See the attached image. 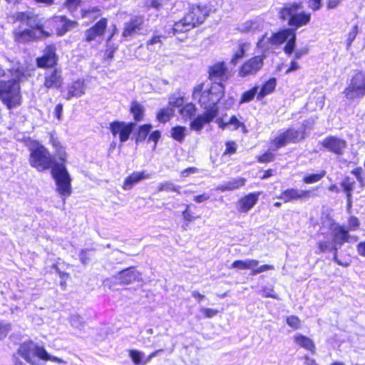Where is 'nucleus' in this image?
<instances>
[{
    "label": "nucleus",
    "instance_id": "nucleus-22",
    "mask_svg": "<svg viewBox=\"0 0 365 365\" xmlns=\"http://www.w3.org/2000/svg\"><path fill=\"white\" fill-rule=\"evenodd\" d=\"M229 77V68L223 61H217L207 68V78L210 81H227Z\"/></svg>",
    "mask_w": 365,
    "mask_h": 365
},
{
    "label": "nucleus",
    "instance_id": "nucleus-46",
    "mask_svg": "<svg viewBox=\"0 0 365 365\" xmlns=\"http://www.w3.org/2000/svg\"><path fill=\"white\" fill-rule=\"evenodd\" d=\"M275 158V155L269 150H266L263 153L256 156V160L259 163H268L272 162Z\"/></svg>",
    "mask_w": 365,
    "mask_h": 365
},
{
    "label": "nucleus",
    "instance_id": "nucleus-52",
    "mask_svg": "<svg viewBox=\"0 0 365 365\" xmlns=\"http://www.w3.org/2000/svg\"><path fill=\"white\" fill-rule=\"evenodd\" d=\"M11 330V324L0 321V341L4 340Z\"/></svg>",
    "mask_w": 365,
    "mask_h": 365
},
{
    "label": "nucleus",
    "instance_id": "nucleus-47",
    "mask_svg": "<svg viewBox=\"0 0 365 365\" xmlns=\"http://www.w3.org/2000/svg\"><path fill=\"white\" fill-rule=\"evenodd\" d=\"M351 173L354 175L359 182V187L363 190L365 187V180L364 178V172L361 167H356L351 170Z\"/></svg>",
    "mask_w": 365,
    "mask_h": 365
},
{
    "label": "nucleus",
    "instance_id": "nucleus-58",
    "mask_svg": "<svg viewBox=\"0 0 365 365\" xmlns=\"http://www.w3.org/2000/svg\"><path fill=\"white\" fill-rule=\"evenodd\" d=\"M161 137L160 131L158 130H155L151 133H150L149 136L148 138V141L153 142L154 145H156L158 143L160 138Z\"/></svg>",
    "mask_w": 365,
    "mask_h": 365
},
{
    "label": "nucleus",
    "instance_id": "nucleus-34",
    "mask_svg": "<svg viewBox=\"0 0 365 365\" xmlns=\"http://www.w3.org/2000/svg\"><path fill=\"white\" fill-rule=\"evenodd\" d=\"M339 185L345 195H353V192L356 187V181L353 178L348 175L344 176Z\"/></svg>",
    "mask_w": 365,
    "mask_h": 365
},
{
    "label": "nucleus",
    "instance_id": "nucleus-49",
    "mask_svg": "<svg viewBox=\"0 0 365 365\" xmlns=\"http://www.w3.org/2000/svg\"><path fill=\"white\" fill-rule=\"evenodd\" d=\"M286 322L289 325V327H290L294 330L299 329V328H301L302 326L301 319L299 318V317L296 315L288 316L286 318Z\"/></svg>",
    "mask_w": 365,
    "mask_h": 365
},
{
    "label": "nucleus",
    "instance_id": "nucleus-25",
    "mask_svg": "<svg viewBox=\"0 0 365 365\" xmlns=\"http://www.w3.org/2000/svg\"><path fill=\"white\" fill-rule=\"evenodd\" d=\"M261 192H250L241 197L237 202V210L240 212H247L257 202Z\"/></svg>",
    "mask_w": 365,
    "mask_h": 365
},
{
    "label": "nucleus",
    "instance_id": "nucleus-60",
    "mask_svg": "<svg viewBox=\"0 0 365 365\" xmlns=\"http://www.w3.org/2000/svg\"><path fill=\"white\" fill-rule=\"evenodd\" d=\"M62 112H63V104L58 103L54 108V116L56 119L60 121L62 119Z\"/></svg>",
    "mask_w": 365,
    "mask_h": 365
},
{
    "label": "nucleus",
    "instance_id": "nucleus-19",
    "mask_svg": "<svg viewBox=\"0 0 365 365\" xmlns=\"http://www.w3.org/2000/svg\"><path fill=\"white\" fill-rule=\"evenodd\" d=\"M259 264V262L257 259H250L246 260L237 259L235 260L232 264L230 267L235 268L237 269H252L251 275H256L257 274L262 273L263 272L273 270L274 267L271 264H262L257 268Z\"/></svg>",
    "mask_w": 365,
    "mask_h": 365
},
{
    "label": "nucleus",
    "instance_id": "nucleus-4",
    "mask_svg": "<svg viewBox=\"0 0 365 365\" xmlns=\"http://www.w3.org/2000/svg\"><path fill=\"white\" fill-rule=\"evenodd\" d=\"M210 14V8L206 4H192L183 16L174 22L172 32L175 35L188 32L204 24Z\"/></svg>",
    "mask_w": 365,
    "mask_h": 365
},
{
    "label": "nucleus",
    "instance_id": "nucleus-50",
    "mask_svg": "<svg viewBox=\"0 0 365 365\" xmlns=\"http://www.w3.org/2000/svg\"><path fill=\"white\" fill-rule=\"evenodd\" d=\"M358 26L356 24L353 26L351 31L348 33L347 38L346 41V48L347 50H349L351 48L353 41H354L358 34Z\"/></svg>",
    "mask_w": 365,
    "mask_h": 365
},
{
    "label": "nucleus",
    "instance_id": "nucleus-17",
    "mask_svg": "<svg viewBox=\"0 0 365 365\" xmlns=\"http://www.w3.org/2000/svg\"><path fill=\"white\" fill-rule=\"evenodd\" d=\"M117 283L121 285H128L143 282L142 272L135 266H131L119 271L115 277Z\"/></svg>",
    "mask_w": 365,
    "mask_h": 365
},
{
    "label": "nucleus",
    "instance_id": "nucleus-35",
    "mask_svg": "<svg viewBox=\"0 0 365 365\" xmlns=\"http://www.w3.org/2000/svg\"><path fill=\"white\" fill-rule=\"evenodd\" d=\"M250 44L247 42L239 43L237 46V50L230 58V63L236 65L239 61L242 59L246 56L247 50L250 48Z\"/></svg>",
    "mask_w": 365,
    "mask_h": 365
},
{
    "label": "nucleus",
    "instance_id": "nucleus-15",
    "mask_svg": "<svg viewBox=\"0 0 365 365\" xmlns=\"http://www.w3.org/2000/svg\"><path fill=\"white\" fill-rule=\"evenodd\" d=\"M134 127L133 122L115 120L109 123L108 128L113 138H118L120 143H125L129 140Z\"/></svg>",
    "mask_w": 365,
    "mask_h": 365
},
{
    "label": "nucleus",
    "instance_id": "nucleus-29",
    "mask_svg": "<svg viewBox=\"0 0 365 365\" xmlns=\"http://www.w3.org/2000/svg\"><path fill=\"white\" fill-rule=\"evenodd\" d=\"M285 133L287 135L288 140L290 143H298L304 140L307 136V133L306 126H303L301 129L296 130L293 128H288L286 129Z\"/></svg>",
    "mask_w": 365,
    "mask_h": 365
},
{
    "label": "nucleus",
    "instance_id": "nucleus-61",
    "mask_svg": "<svg viewBox=\"0 0 365 365\" xmlns=\"http://www.w3.org/2000/svg\"><path fill=\"white\" fill-rule=\"evenodd\" d=\"M197 172V168L195 167H189L180 172V176L182 178H186L190 174H193Z\"/></svg>",
    "mask_w": 365,
    "mask_h": 365
},
{
    "label": "nucleus",
    "instance_id": "nucleus-26",
    "mask_svg": "<svg viewBox=\"0 0 365 365\" xmlns=\"http://www.w3.org/2000/svg\"><path fill=\"white\" fill-rule=\"evenodd\" d=\"M85 93L84 81L78 78L72 81L67 86L66 93L63 96L66 100H70L72 98H78L83 96Z\"/></svg>",
    "mask_w": 365,
    "mask_h": 365
},
{
    "label": "nucleus",
    "instance_id": "nucleus-23",
    "mask_svg": "<svg viewBox=\"0 0 365 365\" xmlns=\"http://www.w3.org/2000/svg\"><path fill=\"white\" fill-rule=\"evenodd\" d=\"M338 245L334 242V245L332 247L330 246L329 242L327 241H319L317 243L318 250L315 252L316 254L324 253L327 251L331 250L333 251V260L339 265L346 267L350 265L351 261V259L341 261L339 259L337 252H338Z\"/></svg>",
    "mask_w": 365,
    "mask_h": 365
},
{
    "label": "nucleus",
    "instance_id": "nucleus-40",
    "mask_svg": "<svg viewBox=\"0 0 365 365\" xmlns=\"http://www.w3.org/2000/svg\"><path fill=\"white\" fill-rule=\"evenodd\" d=\"M51 267L58 274L60 277V286L62 289L65 290L67 287V281L71 279V275L68 272H63L60 269L58 263H54Z\"/></svg>",
    "mask_w": 365,
    "mask_h": 365
},
{
    "label": "nucleus",
    "instance_id": "nucleus-42",
    "mask_svg": "<svg viewBox=\"0 0 365 365\" xmlns=\"http://www.w3.org/2000/svg\"><path fill=\"white\" fill-rule=\"evenodd\" d=\"M326 175V171L322 170L317 173L306 175L302 178V182L305 184H314L320 181Z\"/></svg>",
    "mask_w": 365,
    "mask_h": 365
},
{
    "label": "nucleus",
    "instance_id": "nucleus-7",
    "mask_svg": "<svg viewBox=\"0 0 365 365\" xmlns=\"http://www.w3.org/2000/svg\"><path fill=\"white\" fill-rule=\"evenodd\" d=\"M349 101L360 100L365 97V71L355 70L343 91Z\"/></svg>",
    "mask_w": 365,
    "mask_h": 365
},
{
    "label": "nucleus",
    "instance_id": "nucleus-12",
    "mask_svg": "<svg viewBox=\"0 0 365 365\" xmlns=\"http://www.w3.org/2000/svg\"><path fill=\"white\" fill-rule=\"evenodd\" d=\"M58 60L56 46L50 43L46 45L43 53L36 58V66L41 69H53L57 68Z\"/></svg>",
    "mask_w": 365,
    "mask_h": 365
},
{
    "label": "nucleus",
    "instance_id": "nucleus-55",
    "mask_svg": "<svg viewBox=\"0 0 365 365\" xmlns=\"http://www.w3.org/2000/svg\"><path fill=\"white\" fill-rule=\"evenodd\" d=\"M82 0H65L63 6L70 11H75L81 4Z\"/></svg>",
    "mask_w": 365,
    "mask_h": 365
},
{
    "label": "nucleus",
    "instance_id": "nucleus-38",
    "mask_svg": "<svg viewBox=\"0 0 365 365\" xmlns=\"http://www.w3.org/2000/svg\"><path fill=\"white\" fill-rule=\"evenodd\" d=\"M174 115V111L172 108H163L160 109L156 113V119L161 123L168 122Z\"/></svg>",
    "mask_w": 365,
    "mask_h": 365
},
{
    "label": "nucleus",
    "instance_id": "nucleus-20",
    "mask_svg": "<svg viewBox=\"0 0 365 365\" xmlns=\"http://www.w3.org/2000/svg\"><path fill=\"white\" fill-rule=\"evenodd\" d=\"M145 19L143 15L132 16L128 21L124 24L121 36L127 40L135 34H138L143 30Z\"/></svg>",
    "mask_w": 365,
    "mask_h": 365
},
{
    "label": "nucleus",
    "instance_id": "nucleus-16",
    "mask_svg": "<svg viewBox=\"0 0 365 365\" xmlns=\"http://www.w3.org/2000/svg\"><path fill=\"white\" fill-rule=\"evenodd\" d=\"M63 84L64 78L61 68L57 67L45 72L43 87L46 90H61Z\"/></svg>",
    "mask_w": 365,
    "mask_h": 365
},
{
    "label": "nucleus",
    "instance_id": "nucleus-13",
    "mask_svg": "<svg viewBox=\"0 0 365 365\" xmlns=\"http://www.w3.org/2000/svg\"><path fill=\"white\" fill-rule=\"evenodd\" d=\"M321 148L336 156H341L347 148V141L336 135H329L320 142Z\"/></svg>",
    "mask_w": 365,
    "mask_h": 365
},
{
    "label": "nucleus",
    "instance_id": "nucleus-56",
    "mask_svg": "<svg viewBox=\"0 0 365 365\" xmlns=\"http://www.w3.org/2000/svg\"><path fill=\"white\" fill-rule=\"evenodd\" d=\"M205 318H212L216 316L219 311L217 309H211V308H202L200 309Z\"/></svg>",
    "mask_w": 365,
    "mask_h": 365
},
{
    "label": "nucleus",
    "instance_id": "nucleus-44",
    "mask_svg": "<svg viewBox=\"0 0 365 365\" xmlns=\"http://www.w3.org/2000/svg\"><path fill=\"white\" fill-rule=\"evenodd\" d=\"M272 143L274 146V149L277 150L282 147H284L288 143H290L285 131L280 133L278 136L275 137L272 140Z\"/></svg>",
    "mask_w": 365,
    "mask_h": 365
},
{
    "label": "nucleus",
    "instance_id": "nucleus-24",
    "mask_svg": "<svg viewBox=\"0 0 365 365\" xmlns=\"http://www.w3.org/2000/svg\"><path fill=\"white\" fill-rule=\"evenodd\" d=\"M150 178V175L145 170L133 172L124 179L121 187L124 190H130L140 182Z\"/></svg>",
    "mask_w": 365,
    "mask_h": 365
},
{
    "label": "nucleus",
    "instance_id": "nucleus-37",
    "mask_svg": "<svg viewBox=\"0 0 365 365\" xmlns=\"http://www.w3.org/2000/svg\"><path fill=\"white\" fill-rule=\"evenodd\" d=\"M179 113L185 120L192 118L196 113V107L192 103H187L182 106Z\"/></svg>",
    "mask_w": 365,
    "mask_h": 365
},
{
    "label": "nucleus",
    "instance_id": "nucleus-8",
    "mask_svg": "<svg viewBox=\"0 0 365 365\" xmlns=\"http://www.w3.org/2000/svg\"><path fill=\"white\" fill-rule=\"evenodd\" d=\"M45 23L47 25L46 31L51 33V36L53 33L62 36L78 25L76 21L68 19L66 15H53L46 19Z\"/></svg>",
    "mask_w": 365,
    "mask_h": 365
},
{
    "label": "nucleus",
    "instance_id": "nucleus-1",
    "mask_svg": "<svg viewBox=\"0 0 365 365\" xmlns=\"http://www.w3.org/2000/svg\"><path fill=\"white\" fill-rule=\"evenodd\" d=\"M49 143L54 148L58 163L49 150L39 141L32 142L30 146L29 162L30 165L38 172L51 169V173L55 180L56 192L63 197H69L72 193L71 179L67 170V153L58 139L53 133H50Z\"/></svg>",
    "mask_w": 365,
    "mask_h": 365
},
{
    "label": "nucleus",
    "instance_id": "nucleus-36",
    "mask_svg": "<svg viewBox=\"0 0 365 365\" xmlns=\"http://www.w3.org/2000/svg\"><path fill=\"white\" fill-rule=\"evenodd\" d=\"M258 86L255 85L249 88L248 90L244 91L241 94V96L239 100V103L244 104L252 101L255 97H257V95L258 93Z\"/></svg>",
    "mask_w": 365,
    "mask_h": 365
},
{
    "label": "nucleus",
    "instance_id": "nucleus-27",
    "mask_svg": "<svg viewBox=\"0 0 365 365\" xmlns=\"http://www.w3.org/2000/svg\"><path fill=\"white\" fill-rule=\"evenodd\" d=\"M293 340L299 347L308 351L312 354H316L317 348L314 341L309 337L298 334L294 336Z\"/></svg>",
    "mask_w": 365,
    "mask_h": 365
},
{
    "label": "nucleus",
    "instance_id": "nucleus-63",
    "mask_svg": "<svg viewBox=\"0 0 365 365\" xmlns=\"http://www.w3.org/2000/svg\"><path fill=\"white\" fill-rule=\"evenodd\" d=\"M162 36L160 35H153L150 37V38L147 41V46H150L156 43H159L161 42Z\"/></svg>",
    "mask_w": 365,
    "mask_h": 365
},
{
    "label": "nucleus",
    "instance_id": "nucleus-11",
    "mask_svg": "<svg viewBox=\"0 0 365 365\" xmlns=\"http://www.w3.org/2000/svg\"><path fill=\"white\" fill-rule=\"evenodd\" d=\"M264 55H256L247 58L238 67L237 76L244 78L257 75L264 66Z\"/></svg>",
    "mask_w": 365,
    "mask_h": 365
},
{
    "label": "nucleus",
    "instance_id": "nucleus-48",
    "mask_svg": "<svg viewBox=\"0 0 365 365\" xmlns=\"http://www.w3.org/2000/svg\"><path fill=\"white\" fill-rule=\"evenodd\" d=\"M165 0H144V6L147 9L160 10L163 6Z\"/></svg>",
    "mask_w": 365,
    "mask_h": 365
},
{
    "label": "nucleus",
    "instance_id": "nucleus-32",
    "mask_svg": "<svg viewBox=\"0 0 365 365\" xmlns=\"http://www.w3.org/2000/svg\"><path fill=\"white\" fill-rule=\"evenodd\" d=\"M246 182V179L244 178H237L232 179V180L227 182L223 185H218L216 187L217 190L221 192L225 191H231L234 190L239 189L240 187L244 186Z\"/></svg>",
    "mask_w": 365,
    "mask_h": 365
},
{
    "label": "nucleus",
    "instance_id": "nucleus-62",
    "mask_svg": "<svg viewBox=\"0 0 365 365\" xmlns=\"http://www.w3.org/2000/svg\"><path fill=\"white\" fill-rule=\"evenodd\" d=\"M341 2V0H327L326 7L328 10L336 9Z\"/></svg>",
    "mask_w": 365,
    "mask_h": 365
},
{
    "label": "nucleus",
    "instance_id": "nucleus-59",
    "mask_svg": "<svg viewBox=\"0 0 365 365\" xmlns=\"http://www.w3.org/2000/svg\"><path fill=\"white\" fill-rule=\"evenodd\" d=\"M322 6V0H309V8L313 11H316L319 10Z\"/></svg>",
    "mask_w": 365,
    "mask_h": 365
},
{
    "label": "nucleus",
    "instance_id": "nucleus-54",
    "mask_svg": "<svg viewBox=\"0 0 365 365\" xmlns=\"http://www.w3.org/2000/svg\"><path fill=\"white\" fill-rule=\"evenodd\" d=\"M225 150L223 152V155H233L237 152V145L233 140H229L225 143Z\"/></svg>",
    "mask_w": 365,
    "mask_h": 365
},
{
    "label": "nucleus",
    "instance_id": "nucleus-31",
    "mask_svg": "<svg viewBox=\"0 0 365 365\" xmlns=\"http://www.w3.org/2000/svg\"><path fill=\"white\" fill-rule=\"evenodd\" d=\"M102 10L99 6H91L88 8L81 9L80 11V16L81 19H88L90 21H94L101 18Z\"/></svg>",
    "mask_w": 365,
    "mask_h": 365
},
{
    "label": "nucleus",
    "instance_id": "nucleus-41",
    "mask_svg": "<svg viewBox=\"0 0 365 365\" xmlns=\"http://www.w3.org/2000/svg\"><path fill=\"white\" fill-rule=\"evenodd\" d=\"M128 356L135 365H145L144 354L137 349H129Z\"/></svg>",
    "mask_w": 365,
    "mask_h": 365
},
{
    "label": "nucleus",
    "instance_id": "nucleus-51",
    "mask_svg": "<svg viewBox=\"0 0 365 365\" xmlns=\"http://www.w3.org/2000/svg\"><path fill=\"white\" fill-rule=\"evenodd\" d=\"M183 220L185 222V225L187 226L190 222H193L199 217L194 216L191 211L190 210V205H186V208L182 212Z\"/></svg>",
    "mask_w": 365,
    "mask_h": 365
},
{
    "label": "nucleus",
    "instance_id": "nucleus-64",
    "mask_svg": "<svg viewBox=\"0 0 365 365\" xmlns=\"http://www.w3.org/2000/svg\"><path fill=\"white\" fill-rule=\"evenodd\" d=\"M356 250L360 256L365 257V240L356 245Z\"/></svg>",
    "mask_w": 365,
    "mask_h": 365
},
{
    "label": "nucleus",
    "instance_id": "nucleus-30",
    "mask_svg": "<svg viewBox=\"0 0 365 365\" xmlns=\"http://www.w3.org/2000/svg\"><path fill=\"white\" fill-rule=\"evenodd\" d=\"M129 113L133 115L134 123L140 122L145 117V108L140 102L132 101L129 107Z\"/></svg>",
    "mask_w": 365,
    "mask_h": 365
},
{
    "label": "nucleus",
    "instance_id": "nucleus-33",
    "mask_svg": "<svg viewBox=\"0 0 365 365\" xmlns=\"http://www.w3.org/2000/svg\"><path fill=\"white\" fill-rule=\"evenodd\" d=\"M152 129V125L150 123H145L138 127L135 134V142L136 144L144 142L148 139L150 130Z\"/></svg>",
    "mask_w": 365,
    "mask_h": 365
},
{
    "label": "nucleus",
    "instance_id": "nucleus-45",
    "mask_svg": "<svg viewBox=\"0 0 365 365\" xmlns=\"http://www.w3.org/2000/svg\"><path fill=\"white\" fill-rule=\"evenodd\" d=\"M229 125L232 126V130H237L241 128L242 131L245 133L247 132L246 125L243 122H241L236 115H232L230 117L228 120Z\"/></svg>",
    "mask_w": 365,
    "mask_h": 365
},
{
    "label": "nucleus",
    "instance_id": "nucleus-9",
    "mask_svg": "<svg viewBox=\"0 0 365 365\" xmlns=\"http://www.w3.org/2000/svg\"><path fill=\"white\" fill-rule=\"evenodd\" d=\"M108 26L106 17L100 18L96 22L87 28L83 33L82 42L86 45L100 43L104 37Z\"/></svg>",
    "mask_w": 365,
    "mask_h": 365
},
{
    "label": "nucleus",
    "instance_id": "nucleus-18",
    "mask_svg": "<svg viewBox=\"0 0 365 365\" xmlns=\"http://www.w3.org/2000/svg\"><path fill=\"white\" fill-rule=\"evenodd\" d=\"M319 186L313 187L309 190H304L299 191V190L289 187L281 192L277 197L278 199L282 200L284 203H287L294 200L309 198L314 196L312 192L318 190Z\"/></svg>",
    "mask_w": 365,
    "mask_h": 365
},
{
    "label": "nucleus",
    "instance_id": "nucleus-3",
    "mask_svg": "<svg viewBox=\"0 0 365 365\" xmlns=\"http://www.w3.org/2000/svg\"><path fill=\"white\" fill-rule=\"evenodd\" d=\"M8 18L11 24L20 23L29 27L12 31V37L16 43H28L38 38H47L51 36V33L46 31L44 24L41 23L39 15L32 11H16Z\"/></svg>",
    "mask_w": 365,
    "mask_h": 365
},
{
    "label": "nucleus",
    "instance_id": "nucleus-5",
    "mask_svg": "<svg viewBox=\"0 0 365 365\" xmlns=\"http://www.w3.org/2000/svg\"><path fill=\"white\" fill-rule=\"evenodd\" d=\"M0 100L9 110L21 105L22 96L19 79L0 80Z\"/></svg>",
    "mask_w": 365,
    "mask_h": 365
},
{
    "label": "nucleus",
    "instance_id": "nucleus-39",
    "mask_svg": "<svg viewBox=\"0 0 365 365\" xmlns=\"http://www.w3.org/2000/svg\"><path fill=\"white\" fill-rule=\"evenodd\" d=\"M186 128L182 125H175L171 128L170 136L171 138L180 143L185 140L186 135Z\"/></svg>",
    "mask_w": 365,
    "mask_h": 365
},
{
    "label": "nucleus",
    "instance_id": "nucleus-43",
    "mask_svg": "<svg viewBox=\"0 0 365 365\" xmlns=\"http://www.w3.org/2000/svg\"><path fill=\"white\" fill-rule=\"evenodd\" d=\"M180 187L178 185H175L170 182H163L159 184L157 187L158 192H174L178 194H180Z\"/></svg>",
    "mask_w": 365,
    "mask_h": 365
},
{
    "label": "nucleus",
    "instance_id": "nucleus-2",
    "mask_svg": "<svg viewBox=\"0 0 365 365\" xmlns=\"http://www.w3.org/2000/svg\"><path fill=\"white\" fill-rule=\"evenodd\" d=\"M303 9L302 2H292L285 4L279 11V19L286 21L288 28L280 29L272 33L268 39L270 45L279 46L285 43L283 51L291 56L296 47L297 30L307 25L311 21V14L306 11L298 12Z\"/></svg>",
    "mask_w": 365,
    "mask_h": 365
},
{
    "label": "nucleus",
    "instance_id": "nucleus-10",
    "mask_svg": "<svg viewBox=\"0 0 365 365\" xmlns=\"http://www.w3.org/2000/svg\"><path fill=\"white\" fill-rule=\"evenodd\" d=\"M360 222L359 219L355 216H351L348 219V227L344 225H337L333 232V242L341 247L344 243L349 242L351 236L349 231H356L359 230Z\"/></svg>",
    "mask_w": 365,
    "mask_h": 365
},
{
    "label": "nucleus",
    "instance_id": "nucleus-6",
    "mask_svg": "<svg viewBox=\"0 0 365 365\" xmlns=\"http://www.w3.org/2000/svg\"><path fill=\"white\" fill-rule=\"evenodd\" d=\"M18 354L29 364L36 365V359L43 361H57L55 356H51L46 350L43 347L36 345L31 340L25 341L20 344Z\"/></svg>",
    "mask_w": 365,
    "mask_h": 365
},
{
    "label": "nucleus",
    "instance_id": "nucleus-53",
    "mask_svg": "<svg viewBox=\"0 0 365 365\" xmlns=\"http://www.w3.org/2000/svg\"><path fill=\"white\" fill-rule=\"evenodd\" d=\"M94 248L83 249L79 254L80 261L82 264H86L91 259L90 252H94Z\"/></svg>",
    "mask_w": 365,
    "mask_h": 365
},
{
    "label": "nucleus",
    "instance_id": "nucleus-14",
    "mask_svg": "<svg viewBox=\"0 0 365 365\" xmlns=\"http://www.w3.org/2000/svg\"><path fill=\"white\" fill-rule=\"evenodd\" d=\"M205 111L195 118L190 124V128L197 132L202 130L206 124L210 123L218 115L219 108L217 102L209 107H205Z\"/></svg>",
    "mask_w": 365,
    "mask_h": 365
},
{
    "label": "nucleus",
    "instance_id": "nucleus-21",
    "mask_svg": "<svg viewBox=\"0 0 365 365\" xmlns=\"http://www.w3.org/2000/svg\"><path fill=\"white\" fill-rule=\"evenodd\" d=\"M205 83L202 82L193 88L192 98L197 100L201 106L207 104L212 106V103H215L213 99L215 94L212 91V87L210 86V88L205 89ZM216 102L218 103L217 101Z\"/></svg>",
    "mask_w": 365,
    "mask_h": 365
},
{
    "label": "nucleus",
    "instance_id": "nucleus-28",
    "mask_svg": "<svg viewBox=\"0 0 365 365\" xmlns=\"http://www.w3.org/2000/svg\"><path fill=\"white\" fill-rule=\"evenodd\" d=\"M277 86V79L274 77H270L267 81H265L262 86L258 91V93L257 95V100L262 101L267 96L272 93L276 88Z\"/></svg>",
    "mask_w": 365,
    "mask_h": 365
},
{
    "label": "nucleus",
    "instance_id": "nucleus-57",
    "mask_svg": "<svg viewBox=\"0 0 365 365\" xmlns=\"http://www.w3.org/2000/svg\"><path fill=\"white\" fill-rule=\"evenodd\" d=\"M309 51V48L308 46H305V47L301 48L299 49H297L296 51H294L293 59H294V60L299 59L303 56L308 54Z\"/></svg>",
    "mask_w": 365,
    "mask_h": 365
}]
</instances>
